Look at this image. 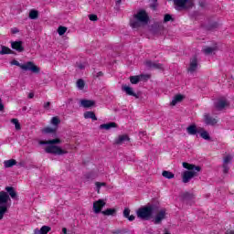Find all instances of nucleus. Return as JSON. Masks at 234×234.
I'll return each mask as SVG.
<instances>
[{
  "mask_svg": "<svg viewBox=\"0 0 234 234\" xmlns=\"http://www.w3.org/2000/svg\"><path fill=\"white\" fill-rule=\"evenodd\" d=\"M95 186H96V188H97V193H100V189H101V187L107 186V183H105V182H96Z\"/></svg>",
  "mask_w": 234,
  "mask_h": 234,
  "instance_id": "37",
  "label": "nucleus"
},
{
  "mask_svg": "<svg viewBox=\"0 0 234 234\" xmlns=\"http://www.w3.org/2000/svg\"><path fill=\"white\" fill-rule=\"evenodd\" d=\"M155 3H156V1H158V0H154Z\"/></svg>",
  "mask_w": 234,
  "mask_h": 234,
  "instance_id": "58",
  "label": "nucleus"
},
{
  "mask_svg": "<svg viewBox=\"0 0 234 234\" xmlns=\"http://www.w3.org/2000/svg\"><path fill=\"white\" fill-rule=\"evenodd\" d=\"M90 21H98V16L96 15H90L89 16Z\"/></svg>",
  "mask_w": 234,
  "mask_h": 234,
  "instance_id": "48",
  "label": "nucleus"
},
{
  "mask_svg": "<svg viewBox=\"0 0 234 234\" xmlns=\"http://www.w3.org/2000/svg\"><path fill=\"white\" fill-rule=\"evenodd\" d=\"M17 165V161H16V159H10L4 162V166L5 168L14 167V165Z\"/></svg>",
  "mask_w": 234,
  "mask_h": 234,
  "instance_id": "29",
  "label": "nucleus"
},
{
  "mask_svg": "<svg viewBox=\"0 0 234 234\" xmlns=\"http://www.w3.org/2000/svg\"><path fill=\"white\" fill-rule=\"evenodd\" d=\"M43 108L48 111L50 109V101L45 102Z\"/></svg>",
  "mask_w": 234,
  "mask_h": 234,
  "instance_id": "49",
  "label": "nucleus"
},
{
  "mask_svg": "<svg viewBox=\"0 0 234 234\" xmlns=\"http://www.w3.org/2000/svg\"><path fill=\"white\" fill-rule=\"evenodd\" d=\"M214 107L216 111H224V109L228 107V101L226 100L219 99L217 102L214 103Z\"/></svg>",
  "mask_w": 234,
  "mask_h": 234,
  "instance_id": "14",
  "label": "nucleus"
},
{
  "mask_svg": "<svg viewBox=\"0 0 234 234\" xmlns=\"http://www.w3.org/2000/svg\"><path fill=\"white\" fill-rule=\"evenodd\" d=\"M11 123H14L15 129L16 131H21V123H19V120L17 119H12Z\"/></svg>",
  "mask_w": 234,
  "mask_h": 234,
  "instance_id": "36",
  "label": "nucleus"
},
{
  "mask_svg": "<svg viewBox=\"0 0 234 234\" xmlns=\"http://www.w3.org/2000/svg\"><path fill=\"white\" fill-rule=\"evenodd\" d=\"M233 160V156H231L230 154H228L227 156L224 157L223 159V164H231Z\"/></svg>",
  "mask_w": 234,
  "mask_h": 234,
  "instance_id": "42",
  "label": "nucleus"
},
{
  "mask_svg": "<svg viewBox=\"0 0 234 234\" xmlns=\"http://www.w3.org/2000/svg\"><path fill=\"white\" fill-rule=\"evenodd\" d=\"M156 6H157L156 3L150 5V8H152V10H156Z\"/></svg>",
  "mask_w": 234,
  "mask_h": 234,
  "instance_id": "51",
  "label": "nucleus"
},
{
  "mask_svg": "<svg viewBox=\"0 0 234 234\" xmlns=\"http://www.w3.org/2000/svg\"><path fill=\"white\" fill-rule=\"evenodd\" d=\"M11 65H15L16 67H19L22 70L27 71H30L33 74H39V72H41V69H39V67H37L34 62L32 61H27L25 64H21L19 63V61H17L16 59H13L10 62Z\"/></svg>",
  "mask_w": 234,
  "mask_h": 234,
  "instance_id": "6",
  "label": "nucleus"
},
{
  "mask_svg": "<svg viewBox=\"0 0 234 234\" xmlns=\"http://www.w3.org/2000/svg\"><path fill=\"white\" fill-rule=\"evenodd\" d=\"M5 191H0V220H3L5 215L8 213L10 197L11 198H17V193L14 186H5Z\"/></svg>",
  "mask_w": 234,
  "mask_h": 234,
  "instance_id": "1",
  "label": "nucleus"
},
{
  "mask_svg": "<svg viewBox=\"0 0 234 234\" xmlns=\"http://www.w3.org/2000/svg\"><path fill=\"white\" fill-rule=\"evenodd\" d=\"M174 5H176V10H189V8H193L195 6V3L193 0H174Z\"/></svg>",
  "mask_w": 234,
  "mask_h": 234,
  "instance_id": "7",
  "label": "nucleus"
},
{
  "mask_svg": "<svg viewBox=\"0 0 234 234\" xmlns=\"http://www.w3.org/2000/svg\"><path fill=\"white\" fill-rule=\"evenodd\" d=\"M122 90H123L124 92H126V94L128 96H133V98H140V96L138 94H136L133 90V88L127 85H122Z\"/></svg>",
  "mask_w": 234,
  "mask_h": 234,
  "instance_id": "16",
  "label": "nucleus"
},
{
  "mask_svg": "<svg viewBox=\"0 0 234 234\" xmlns=\"http://www.w3.org/2000/svg\"><path fill=\"white\" fill-rule=\"evenodd\" d=\"M11 48L16 50V52H25V47H23V41H12Z\"/></svg>",
  "mask_w": 234,
  "mask_h": 234,
  "instance_id": "13",
  "label": "nucleus"
},
{
  "mask_svg": "<svg viewBox=\"0 0 234 234\" xmlns=\"http://www.w3.org/2000/svg\"><path fill=\"white\" fill-rule=\"evenodd\" d=\"M12 34H19V29L17 27H14L11 29Z\"/></svg>",
  "mask_w": 234,
  "mask_h": 234,
  "instance_id": "50",
  "label": "nucleus"
},
{
  "mask_svg": "<svg viewBox=\"0 0 234 234\" xmlns=\"http://www.w3.org/2000/svg\"><path fill=\"white\" fill-rule=\"evenodd\" d=\"M0 111H5V105L3 103H0Z\"/></svg>",
  "mask_w": 234,
  "mask_h": 234,
  "instance_id": "53",
  "label": "nucleus"
},
{
  "mask_svg": "<svg viewBox=\"0 0 234 234\" xmlns=\"http://www.w3.org/2000/svg\"><path fill=\"white\" fill-rule=\"evenodd\" d=\"M117 233H120V231H117Z\"/></svg>",
  "mask_w": 234,
  "mask_h": 234,
  "instance_id": "59",
  "label": "nucleus"
},
{
  "mask_svg": "<svg viewBox=\"0 0 234 234\" xmlns=\"http://www.w3.org/2000/svg\"><path fill=\"white\" fill-rule=\"evenodd\" d=\"M43 134H53L54 138H58V128L46 127L42 130Z\"/></svg>",
  "mask_w": 234,
  "mask_h": 234,
  "instance_id": "19",
  "label": "nucleus"
},
{
  "mask_svg": "<svg viewBox=\"0 0 234 234\" xmlns=\"http://www.w3.org/2000/svg\"><path fill=\"white\" fill-rule=\"evenodd\" d=\"M37 17H39V11L32 9L29 12V19H37Z\"/></svg>",
  "mask_w": 234,
  "mask_h": 234,
  "instance_id": "32",
  "label": "nucleus"
},
{
  "mask_svg": "<svg viewBox=\"0 0 234 234\" xmlns=\"http://www.w3.org/2000/svg\"><path fill=\"white\" fill-rule=\"evenodd\" d=\"M198 69V57L195 55L192 58H190L189 66L186 69L187 72L190 74H195V71Z\"/></svg>",
  "mask_w": 234,
  "mask_h": 234,
  "instance_id": "11",
  "label": "nucleus"
},
{
  "mask_svg": "<svg viewBox=\"0 0 234 234\" xmlns=\"http://www.w3.org/2000/svg\"><path fill=\"white\" fill-rule=\"evenodd\" d=\"M80 105L84 107V109H89L90 107H94V105H96V101L90 100H81Z\"/></svg>",
  "mask_w": 234,
  "mask_h": 234,
  "instance_id": "22",
  "label": "nucleus"
},
{
  "mask_svg": "<svg viewBox=\"0 0 234 234\" xmlns=\"http://www.w3.org/2000/svg\"><path fill=\"white\" fill-rule=\"evenodd\" d=\"M105 201L103 199H99L93 203V212L98 215L101 213L105 217H114L116 215V208H107L106 210L101 211L105 207Z\"/></svg>",
  "mask_w": 234,
  "mask_h": 234,
  "instance_id": "5",
  "label": "nucleus"
},
{
  "mask_svg": "<svg viewBox=\"0 0 234 234\" xmlns=\"http://www.w3.org/2000/svg\"><path fill=\"white\" fill-rule=\"evenodd\" d=\"M50 229H52L50 227L43 226L40 229H36L34 233L35 234H47V233H48V231H50Z\"/></svg>",
  "mask_w": 234,
  "mask_h": 234,
  "instance_id": "28",
  "label": "nucleus"
},
{
  "mask_svg": "<svg viewBox=\"0 0 234 234\" xmlns=\"http://www.w3.org/2000/svg\"><path fill=\"white\" fill-rule=\"evenodd\" d=\"M76 85L80 90H83V89H85V80H83V79H79Z\"/></svg>",
  "mask_w": 234,
  "mask_h": 234,
  "instance_id": "35",
  "label": "nucleus"
},
{
  "mask_svg": "<svg viewBox=\"0 0 234 234\" xmlns=\"http://www.w3.org/2000/svg\"><path fill=\"white\" fill-rule=\"evenodd\" d=\"M28 98H29V100H32V98H34V92H30L28 94Z\"/></svg>",
  "mask_w": 234,
  "mask_h": 234,
  "instance_id": "52",
  "label": "nucleus"
},
{
  "mask_svg": "<svg viewBox=\"0 0 234 234\" xmlns=\"http://www.w3.org/2000/svg\"><path fill=\"white\" fill-rule=\"evenodd\" d=\"M139 76V80L140 81H147L148 80L151 79V75L149 74H141V75H138Z\"/></svg>",
  "mask_w": 234,
  "mask_h": 234,
  "instance_id": "38",
  "label": "nucleus"
},
{
  "mask_svg": "<svg viewBox=\"0 0 234 234\" xmlns=\"http://www.w3.org/2000/svg\"><path fill=\"white\" fill-rule=\"evenodd\" d=\"M1 48H2V50H0L1 56H5V54H15V52L6 46H1Z\"/></svg>",
  "mask_w": 234,
  "mask_h": 234,
  "instance_id": "30",
  "label": "nucleus"
},
{
  "mask_svg": "<svg viewBox=\"0 0 234 234\" xmlns=\"http://www.w3.org/2000/svg\"><path fill=\"white\" fill-rule=\"evenodd\" d=\"M77 69H80V70H85V65H83L81 62L76 63Z\"/></svg>",
  "mask_w": 234,
  "mask_h": 234,
  "instance_id": "46",
  "label": "nucleus"
},
{
  "mask_svg": "<svg viewBox=\"0 0 234 234\" xmlns=\"http://www.w3.org/2000/svg\"><path fill=\"white\" fill-rule=\"evenodd\" d=\"M130 82L132 83V85H138V83H140V77H139V75L131 76L130 77Z\"/></svg>",
  "mask_w": 234,
  "mask_h": 234,
  "instance_id": "34",
  "label": "nucleus"
},
{
  "mask_svg": "<svg viewBox=\"0 0 234 234\" xmlns=\"http://www.w3.org/2000/svg\"><path fill=\"white\" fill-rule=\"evenodd\" d=\"M125 142H131V138L127 134L119 135L118 138L114 140L115 145H122Z\"/></svg>",
  "mask_w": 234,
  "mask_h": 234,
  "instance_id": "15",
  "label": "nucleus"
},
{
  "mask_svg": "<svg viewBox=\"0 0 234 234\" xmlns=\"http://www.w3.org/2000/svg\"><path fill=\"white\" fill-rule=\"evenodd\" d=\"M62 232H63L64 234H67V228H63V229H62Z\"/></svg>",
  "mask_w": 234,
  "mask_h": 234,
  "instance_id": "55",
  "label": "nucleus"
},
{
  "mask_svg": "<svg viewBox=\"0 0 234 234\" xmlns=\"http://www.w3.org/2000/svg\"><path fill=\"white\" fill-rule=\"evenodd\" d=\"M131 209L129 208H124L123 210V218H127L130 222H133V220H134L136 218V217H134V215H131Z\"/></svg>",
  "mask_w": 234,
  "mask_h": 234,
  "instance_id": "26",
  "label": "nucleus"
},
{
  "mask_svg": "<svg viewBox=\"0 0 234 234\" xmlns=\"http://www.w3.org/2000/svg\"><path fill=\"white\" fill-rule=\"evenodd\" d=\"M0 103H3L1 99H0Z\"/></svg>",
  "mask_w": 234,
  "mask_h": 234,
  "instance_id": "57",
  "label": "nucleus"
},
{
  "mask_svg": "<svg viewBox=\"0 0 234 234\" xmlns=\"http://www.w3.org/2000/svg\"><path fill=\"white\" fill-rule=\"evenodd\" d=\"M203 122L207 125H210L211 127H215L218 123V119L211 116L210 113H204Z\"/></svg>",
  "mask_w": 234,
  "mask_h": 234,
  "instance_id": "9",
  "label": "nucleus"
},
{
  "mask_svg": "<svg viewBox=\"0 0 234 234\" xmlns=\"http://www.w3.org/2000/svg\"><path fill=\"white\" fill-rule=\"evenodd\" d=\"M180 198L183 202H190V200L195 198V195L193 193L184 192L181 194Z\"/></svg>",
  "mask_w": 234,
  "mask_h": 234,
  "instance_id": "18",
  "label": "nucleus"
},
{
  "mask_svg": "<svg viewBox=\"0 0 234 234\" xmlns=\"http://www.w3.org/2000/svg\"><path fill=\"white\" fill-rule=\"evenodd\" d=\"M186 133H188L192 136H195L197 133H200V130L197 128V124H191L186 128Z\"/></svg>",
  "mask_w": 234,
  "mask_h": 234,
  "instance_id": "25",
  "label": "nucleus"
},
{
  "mask_svg": "<svg viewBox=\"0 0 234 234\" xmlns=\"http://www.w3.org/2000/svg\"><path fill=\"white\" fill-rule=\"evenodd\" d=\"M160 209V206L154 203H148L146 206L140 207L136 211V215L138 218H141V220H151L153 218V215L154 213H158V210Z\"/></svg>",
  "mask_w": 234,
  "mask_h": 234,
  "instance_id": "3",
  "label": "nucleus"
},
{
  "mask_svg": "<svg viewBox=\"0 0 234 234\" xmlns=\"http://www.w3.org/2000/svg\"><path fill=\"white\" fill-rule=\"evenodd\" d=\"M84 118L85 120H93V122H96L98 120V117H96V113H94V112H85Z\"/></svg>",
  "mask_w": 234,
  "mask_h": 234,
  "instance_id": "27",
  "label": "nucleus"
},
{
  "mask_svg": "<svg viewBox=\"0 0 234 234\" xmlns=\"http://www.w3.org/2000/svg\"><path fill=\"white\" fill-rule=\"evenodd\" d=\"M183 167L185 169H187L182 174L183 184H188V182H190L192 178H195V176H198V173L202 171V167L186 162H183Z\"/></svg>",
  "mask_w": 234,
  "mask_h": 234,
  "instance_id": "4",
  "label": "nucleus"
},
{
  "mask_svg": "<svg viewBox=\"0 0 234 234\" xmlns=\"http://www.w3.org/2000/svg\"><path fill=\"white\" fill-rule=\"evenodd\" d=\"M164 28L162 23H154L152 25L151 32L154 36H161V34H164Z\"/></svg>",
  "mask_w": 234,
  "mask_h": 234,
  "instance_id": "12",
  "label": "nucleus"
},
{
  "mask_svg": "<svg viewBox=\"0 0 234 234\" xmlns=\"http://www.w3.org/2000/svg\"><path fill=\"white\" fill-rule=\"evenodd\" d=\"M218 27H220L218 22H208V24H207L205 26V29H207L208 31H212V30H217V28H218Z\"/></svg>",
  "mask_w": 234,
  "mask_h": 234,
  "instance_id": "24",
  "label": "nucleus"
},
{
  "mask_svg": "<svg viewBox=\"0 0 234 234\" xmlns=\"http://www.w3.org/2000/svg\"><path fill=\"white\" fill-rule=\"evenodd\" d=\"M133 17L140 23H144L145 25L149 23V15H147L145 10H140L136 15L133 16Z\"/></svg>",
  "mask_w": 234,
  "mask_h": 234,
  "instance_id": "10",
  "label": "nucleus"
},
{
  "mask_svg": "<svg viewBox=\"0 0 234 234\" xmlns=\"http://www.w3.org/2000/svg\"><path fill=\"white\" fill-rule=\"evenodd\" d=\"M200 136L203 138V140H211V136H209V133L207 131H205L203 128L199 130Z\"/></svg>",
  "mask_w": 234,
  "mask_h": 234,
  "instance_id": "31",
  "label": "nucleus"
},
{
  "mask_svg": "<svg viewBox=\"0 0 234 234\" xmlns=\"http://www.w3.org/2000/svg\"><path fill=\"white\" fill-rule=\"evenodd\" d=\"M169 21H175V18H173V16L169 14L165 15L164 22L169 23Z\"/></svg>",
  "mask_w": 234,
  "mask_h": 234,
  "instance_id": "44",
  "label": "nucleus"
},
{
  "mask_svg": "<svg viewBox=\"0 0 234 234\" xmlns=\"http://www.w3.org/2000/svg\"><path fill=\"white\" fill-rule=\"evenodd\" d=\"M217 50H218V46H217V44H215L213 47H207L203 49L204 54H206V56H209L215 52H217Z\"/></svg>",
  "mask_w": 234,
  "mask_h": 234,
  "instance_id": "20",
  "label": "nucleus"
},
{
  "mask_svg": "<svg viewBox=\"0 0 234 234\" xmlns=\"http://www.w3.org/2000/svg\"><path fill=\"white\" fill-rule=\"evenodd\" d=\"M222 168L224 175H228V173H229V166L228 165V164L223 163Z\"/></svg>",
  "mask_w": 234,
  "mask_h": 234,
  "instance_id": "45",
  "label": "nucleus"
},
{
  "mask_svg": "<svg viewBox=\"0 0 234 234\" xmlns=\"http://www.w3.org/2000/svg\"><path fill=\"white\" fill-rule=\"evenodd\" d=\"M18 165H20V167H25V163H24V162H20V163L18 164Z\"/></svg>",
  "mask_w": 234,
  "mask_h": 234,
  "instance_id": "54",
  "label": "nucleus"
},
{
  "mask_svg": "<svg viewBox=\"0 0 234 234\" xmlns=\"http://www.w3.org/2000/svg\"><path fill=\"white\" fill-rule=\"evenodd\" d=\"M144 65H146L147 69H157L159 70L163 69L162 64H158V63L153 62L151 60H146Z\"/></svg>",
  "mask_w": 234,
  "mask_h": 234,
  "instance_id": "21",
  "label": "nucleus"
},
{
  "mask_svg": "<svg viewBox=\"0 0 234 234\" xmlns=\"http://www.w3.org/2000/svg\"><path fill=\"white\" fill-rule=\"evenodd\" d=\"M162 176L164 178H167L168 180L175 178V174L166 170L163 171Z\"/></svg>",
  "mask_w": 234,
  "mask_h": 234,
  "instance_id": "33",
  "label": "nucleus"
},
{
  "mask_svg": "<svg viewBox=\"0 0 234 234\" xmlns=\"http://www.w3.org/2000/svg\"><path fill=\"white\" fill-rule=\"evenodd\" d=\"M118 127V124L116 122H108V123H103L99 126V129H104L105 131H109L111 129H116Z\"/></svg>",
  "mask_w": 234,
  "mask_h": 234,
  "instance_id": "23",
  "label": "nucleus"
},
{
  "mask_svg": "<svg viewBox=\"0 0 234 234\" xmlns=\"http://www.w3.org/2000/svg\"><path fill=\"white\" fill-rule=\"evenodd\" d=\"M229 234H234V232H233V231H230Z\"/></svg>",
  "mask_w": 234,
  "mask_h": 234,
  "instance_id": "56",
  "label": "nucleus"
},
{
  "mask_svg": "<svg viewBox=\"0 0 234 234\" xmlns=\"http://www.w3.org/2000/svg\"><path fill=\"white\" fill-rule=\"evenodd\" d=\"M120 5H122V0H117L115 2V10H117V12H120Z\"/></svg>",
  "mask_w": 234,
  "mask_h": 234,
  "instance_id": "47",
  "label": "nucleus"
},
{
  "mask_svg": "<svg viewBox=\"0 0 234 234\" xmlns=\"http://www.w3.org/2000/svg\"><path fill=\"white\" fill-rule=\"evenodd\" d=\"M152 222L154 224H162L163 220H165L167 218V212L165 208H163L160 210L158 209L157 212H155V216L152 218Z\"/></svg>",
  "mask_w": 234,
  "mask_h": 234,
  "instance_id": "8",
  "label": "nucleus"
},
{
  "mask_svg": "<svg viewBox=\"0 0 234 234\" xmlns=\"http://www.w3.org/2000/svg\"><path fill=\"white\" fill-rule=\"evenodd\" d=\"M66 32H67V27H63V26L58 27V36H64V34Z\"/></svg>",
  "mask_w": 234,
  "mask_h": 234,
  "instance_id": "41",
  "label": "nucleus"
},
{
  "mask_svg": "<svg viewBox=\"0 0 234 234\" xmlns=\"http://www.w3.org/2000/svg\"><path fill=\"white\" fill-rule=\"evenodd\" d=\"M130 26L132 27V28H140V27H141L140 21L132 20L130 22Z\"/></svg>",
  "mask_w": 234,
  "mask_h": 234,
  "instance_id": "40",
  "label": "nucleus"
},
{
  "mask_svg": "<svg viewBox=\"0 0 234 234\" xmlns=\"http://www.w3.org/2000/svg\"><path fill=\"white\" fill-rule=\"evenodd\" d=\"M184 100H186V96L182 95V94H176L172 101L170 102V105L172 107H175V105H176L177 103H182V101H184Z\"/></svg>",
  "mask_w": 234,
  "mask_h": 234,
  "instance_id": "17",
  "label": "nucleus"
},
{
  "mask_svg": "<svg viewBox=\"0 0 234 234\" xmlns=\"http://www.w3.org/2000/svg\"><path fill=\"white\" fill-rule=\"evenodd\" d=\"M51 123L52 125H54L55 127H58V125H59L61 123V120H59L58 117H52L51 119Z\"/></svg>",
  "mask_w": 234,
  "mask_h": 234,
  "instance_id": "39",
  "label": "nucleus"
},
{
  "mask_svg": "<svg viewBox=\"0 0 234 234\" xmlns=\"http://www.w3.org/2000/svg\"><path fill=\"white\" fill-rule=\"evenodd\" d=\"M92 76H93L94 80H96V78L103 77V73L101 71H96V69H94L92 72Z\"/></svg>",
  "mask_w": 234,
  "mask_h": 234,
  "instance_id": "43",
  "label": "nucleus"
},
{
  "mask_svg": "<svg viewBox=\"0 0 234 234\" xmlns=\"http://www.w3.org/2000/svg\"><path fill=\"white\" fill-rule=\"evenodd\" d=\"M59 144H61V139L59 138L39 142L40 145H48L45 148V153H48V154H56L58 156L67 154V153H69L68 151H65L61 149V147L56 145Z\"/></svg>",
  "mask_w": 234,
  "mask_h": 234,
  "instance_id": "2",
  "label": "nucleus"
}]
</instances>
